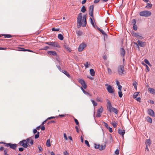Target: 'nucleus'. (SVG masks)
Instances as JSON below:
<instances>
[{
  "mask_svg": "<svg viewBox=\"0 0 155 155\" xmlns=\"http://www.w3.org/2000/svg\"><path fill=\"white\" fill-rule=\"evenodd\" d=\"M87 15H84L82 17V13H80L78 14L77 19V27L80 28L81 26L84 27L87 24L86 18Z\"/></svg>",
  "mask_w": 155,
  "mask_h": 155,
  "instance_id": "obj_1",
  "label": "nucleus"
},
{
  "mask_svg": "<svg viewBox=\"0 0 155 155\" xmlns=\"http://www.w3.org/2000/svg\"><path fill=\"white\" fill-rule=\"evenodd\" d=\"M48 54L51 55L56 56L57 55V53L55 51H49L48 52Z\"/></svg>",
  "mask_w": 155,
  "mask_h": 155,
  "instance_id": "obj_13",
  "label": "nucleus"
},
{
  "mask_svg": "<svg viewBox=\"0 0 155 155\" xmlns=\"http://www.w3.org/2000/svg\"><path fill=\"white\" fill-rule=\"evenodd\" d=\"M106 147V145H100L99 146V150H104L105 149Z\"/></svg>",
  "mask_w": 155,
  "mask_h": 155,
  "instance_id": "obj_20",
  "label": "nucleus"
},
{
  "mask_svg": "<svg viewBox=\"0 0 155 155\" xmlns=\"http://www.w3.org/2000/svg\"><path fill=\"white\" fill-rule=\"evenodd\" d=\"M52 43H53V42H45V44L51 46H52Z\"/></svg>",
  "mask_w": 155,
  "mask_h": 155,
  "instance_id": "obj_43",
  "label": "nucleus"
},
{
  "mask_svg": "<svg viewBox=\"0 0 155 155\" xmlns=\"http://www.w3.org/2000/svg\"><path fill=\"white\" fill-rule=\"evenodd\" d=\"M136 38H137V39L142 40L143 39V37L142 36H140L139 35L136 37Z\"/></svg>",
  "mask_w": 155,
  "mask_h": 155,
  "instance_id": "obj_38",
  "label": "nucleus"
},
{
  "mask_svg": "<svg viewBox=\"0 0 155 155\" xmlns=\"http://www.w3.org/2000/svg\"><path fill=\"white\" fill-rule=\"evenodd\" d=\"M64 47L69 51H71L70 48L68 46L64 45Z\"/></svg>",
  "mask_w": 155,
  "mask_h": 155,
  "instance_id": "obj_57",
  "label": "nucleus"
},
{
  "mask_svg": "<svg viewBox=\"0 0 155 155\" xmlns=\"http://www.w3.org/2000/svg\"><path fill=\"white\" fill-rule=\"evenodd\" d=\"M91 101L92 102L94 106H95L97 105V103L94 100H91Z\"/></svg>",
  "mask_w": 155,
  "mask_h": 155,
  "instance_id": "obj_37",
  "label": "nucleus"
},
{
  "mask_svg": "<svg viewBox=\"0 0 155 155\" xmlns=\"http://www.w3.org/2000/svg\"><path fill=\"white\" fill-rule=\"evenodd\" d=\"M147 113L150 116L153 117H155L154 112L151 109H148L147 110Z\"/></svg>",
  "mask_w": 155,
  "mask_h": 155,
  "instance_id": "obj_11",
  "label": "nucleus"
},
{
  "mask_svg": "<svg viewBox=\"0 0 155 155\" xmlns=\"http://www.w3.org/2000/svg\"><path fill=\"white\" fill-rule=\"evenodd\" d=\"M103 109L102 107L98 109L97 112L96 117H100L101 116V114L103 111Z\"/></svg>",
  "mask_w": 155,
  "mask_h": 155,
  "instance_id": "obj_8",
  "label": "nucleus"
},
{
  "mask_svg": "<svg viewBox=\"0 0 155 155\" xmlns=\"http://www.w3.org/2000/svg\"><path fill=\"white\" fill-rule=\"evenodd\" d=\"M104 125L105 127H106L107 129H108V127H108V124L104 122Z\"/></svg>",
  "mask_w": 155,
  "mask_h": 155,
  "instance_id": "obj_53",
  "label": "nucleus"
},
{
  "mask_svg": "<svg viewBox=\"0 0 155 155\" xmlns=\"http://www.w3.org/2000/svg\"><path fill=\"white\" fill-rule=\"evenodd\" d=\"M112 125L113 126V127L114 128H115L117 127V124L116 123H113L112 124Z\"/></svg>",
  "mask_w": 155,
  "mask_h": 155,
  "instance_id": "obj_59",
  "label": "nucleus"
},
{
  "mask_svg": "<svg viewBox=\"0 0 155 155\" xmlns=\"http://www.w3.org/2000/svg\"><path fill=\"white\" fill-rule=\"evenodd\" d=\"M107 101L108 104L107 108L109 112L111 113L113 112L116 114H117L118 113V111L117 109L112 107L110 101L108 99L107 100Z\"/></svg>",
  "mask_w": 155,
  "mask_h": 155,
  "instance_id": "obj_2",
  "label": "nucleus"
},
{
  "mask_svg": "<svg viewBox=\"0 0 155 155\" xmlns=\"http://www.w3.org/2000/svg\"><path fill=\"white\" fill-rule=\"evenodd\" d=\"M137 83L136 81H135L133 82V85L135 89H137Z\"/></svg>",
  "mask_w": 155,
  "mask_h": 155,
  "instance_id": "obj_36",
  "label": "nucleus"
},
{
  "mask_svg": "<svg viewBox=\"0 0 155 155\" xmlns=\"http://www.w3.org/2000/svg\"><path fill=\"white\" fill-rule=\"evenodd\" d=\"M124 66V65H120L117 68V71L118 74L120 75H122L124 74V72H125Z\"/></svg>",
  "mask_w": 155,
  "mask_h": 155,
  "instance_id": "obj_4",
  "label": "nucleus"
},
{
  "mask_svg": "<svg viewBox=\"0 0 155 155\" xmlns=\"http://www.w3.org/2000/svg\"><path fill=\"white\" fill-rule=\"evenodd\" d=\"M132 36L136 38L138 35V34L137 33H136L135 32H133L132 34Z\"/></svg>",
  "mask_w": 155,
  "mask_h": 155,
  "instance_id": "obj_41",
  "label": "nucleus"
},
{
  "mask_svg": "<svg viewBox=\"0 0 155 155\" xmlns=\"http://www.w3.org/2000/svg\"><path fill=\"white\" fill-rule=\"evenodd\" d=\"M81 90L83 92L84 94L86 95H88L89 94L86 91L84 90L82 87H81Z\"/></svg>",
  "mask_w": 155,
  "mask_h": 155,
  "instance_id": "obj_40",
  "label": "nucleus"
},
{
  "mask_svg": "<svg viewBox=\"0 0 155 155\" xmlns=\"http://www.w3.org/2000/svg\"><path fill=\"white\" fill-rule=\"evenodd\" d=\"M84 65L86 68H88V65H90V64L88 63V62H86V63L84 64Z\"/></svg>",
  "mask_w": 155,
  "mask_h": 155,
  "instance_id": "obj_32",
  "label": "nucleus"
},
{
  "mask_svg": "<svg viewBox=\"0 0 155 155\" xmlns=\"http://www.w3.org/2000/svg\"><path fill=\"white\" fill-rule=\"evenodd\" d=\"M62 72H63L65 75H66L68 78H70V75L66 71L64 70L62 71Z\"/></svg>",
  "mask_w": 155,
  "mask_h": 155,
  "instance_id": "obj_21",
  "label": "nucleus"
},
{
  "mask_svg": "<svg viewBox=\"0 0 155 155\" xmlns=\"http://www.w3.org/2000/svg\"><path fill=\"white\" fill-rule=\"evenodd\" d=\"M64 155H68V153L67 151H65L64 153Z\"/></svg>",
  "mask_w": 155,
  "mask_h": 155,
  "instance_id": "obj_64",
  "label": "nucleus"
},
{
  "mask_svg": "<svg viewBox=\"0 0 155 155\" xmlns=\"http://www.w3.org/2000/svg\"><path fill=\"white\" fill-rule=\"evenodd\" d=\"M52 30L53 31H58L60 30V29L59 28H52Z\"/></svg>",
  "mask_w": 155,
  "mask_h": 155,
  "instance_id": "obj_46",
  "label": "nucleus"
},
{
  "mask_svg": "<svg viewBox=\"0 0 155 155\" xmlns=\"http://www.w3.org/2000/svg\"><path fill=\"white\" fill-rule=\"evenodd\" d=\"M120 52L121 56L122 57H124L125 54V50L123 48H122L120 49Z\"/></svg>",
  "mask_w": 155,
  "mask_h": 155,
  "instance_id": "obj_15",
  "label": "nucleus"
},
{
  "mask_svg": "<svg viewBox=\"0 0 155 155\" xmlns=\"http://www.w3.org/2000/svg\"><path fill=\"white\" fill-rule=\"evenodd\" d=\"M90 74L92 76H94L95 74V72L94 70L93 69H91L90 70Z\"/></svg>",
  "mask_w": 155,
  "mask_h": 155,
  "instance_id": "obj_24",
  "label": "nucleus"
},
{
  "mask_svg": "<svg viewBox=\"0 0 155 155\" xmlns=\"http://www.w3.org/2000/svg\"><path fill=\"white\" fill-rule=\"evenodd\" d=\"M100 32L102 33L103 35H105L106 36H107V35L105 33V32L103 30H101L100 31Z\"/></svg>",
  "mask_w": 155,
  "mask_h": 155,
  "instance_id": "obj_49",
  "label": "nucleus"
},
{
  "mask_svg": "<svg viewBox=\"0 0 155 155\" xmlns=\"http://www.w3.org/2000/svg\"><path fill=\"white\" fill-rule=\"evenodd\" d=\"M94 147L96 149H99V144H97L96 143H94Z\"/></svg>",
  "mask_w": 155,
  "mask_h": 155,
  "instance_id": "obj_34",
  "label": "nucleus"
},
{
  "mask_svg": "<svg viewBox=\"0 0 155 155\" xmlns=\"http://www.w3.org/2000/svg\"><path fill=\"white\" fill-rule=\"evenodd\" d=\"M46 146L48 147H50L51 146L50 140L49 139L48 140L46 143Z\"/></svg>",
  "mask_w": 155,
  "mask_h": 155,
  "instance_id": "obj_25",
  "label": "nucleus"
},
{
  "mask_svg": "<svg viewBox=\"0 0 155 155\" xmlns=\"http://www.w3.org/2000/svg\"><path fill=\"white\" fill-rule=\"evenodd\" d=\"M58 38L60 40H63L64 37L63 35L61 34H59L58 36Z\"/></svg>",
  "mask_w": 155,
  "mask_h": 155,
  "instance_id": "obj_23",
  "label": "nucleus"
},
{
  "mask_svg": "<svg viewBox=\"0 0 155 155\" xmlns=\"http://www.w3.org/2000/svg\"><path fill=\"white\" fill-rule=\"evenodd\" d=\"M144 62L147 64H148L150 66H151V64H150L148 60L147 59H145L144 60Z\"/></svg>",
  "mask_w": 155,
  "mask_h": 155,
  "instance_id": "obj_33",
  "label": "nucleus"
},
{
  "mask_svg": "<svg viewBox=\"0 0 155 155\" xmlns=\"http://www.w3.org/2000/svg\"><path fill=\"white\" fill-rule=\"evenodd\" d=\"M148 90L151 94H155V90L154 89L151 87H149Z\"/></svg>",
  "mask_w": 155,
  "mask_h": 155,
  "instance_id": "obj_17",
  "label": "nucleus"
},
{
  "mask_svg": "<svg viewBox=\"0 0 155 155\" xmlns=\"http://www.w3.org/2000/svg\"><path fill=\"white\" fill-rule=\"evenodd\" d=\"M79 82L82 85L84 84L85 82L82 79H78Z\"/></svg>",
  "mask_w": 155,
  "mask_h": 155,
  "instance_id": "obj_28",
  "label": "nucleus"
},
{
  "mask_svg": "<svg viewBox=\"0 0 155 155\" xmlns=\"http://www.w3.org/2000/svg\"><path fill=\"white\" fill-rule=\"evenodd\" d=\"M64 137L65 140H68V138L67 136V135L65 133L64 134Z\"/></svg>",
  "mask_w": 155,
  "mask_h": 155,
  "instance_id": "obj_58",
  "label": "nucleus"
},
{
  "mask_svg": "<svg viewBox=\"0 0 155 155\" xmlns=\"http://www.w3.org/2000/svg\"><path fill=\"white\" fill-rule=\"evenodd\" d=\"M146 143L148 144V145L150 146L151 143L150 140V139L146 140Z\"/></svg>",
  "mask_w": 155,
  "mask_h": 155,
  "instance_id": "obj_42",
  "label": "nucleus"
},
{
  "mask_svg": "<svg viewBox=\"0 0 155 155\" xmlns=\"http://www.w3.org/2000/svg\"><path fill=\"white\" fill-rule=\"evenodd\" d=\"M39 132H37V133L36 134H35V138L37 139L39 137Z\"/></svg>",
  "mask_w": 155,
  "mask_h": 155,
  "instance_id": "obj_44",
  "label": "nucleus"
},
{
  "mask_svg": "<svg viewBox=\"0 0 155 155\" xmlns=\"http://www.w3.org/2000/svg\"><path fill=\"white\" fill-rule=\"evenodd\" d=\"M9 149L8 148H5V149L4 152V155H9L7 153L8 151H9Z\"/></svg>",
  "mask_w": 155,
  "mask_h": 155,
  "instance_id": "obj_26",
  "label": "nucleus"
},
{
  "mask_svg": "<svg viewBox=\"0 0 155 155\" xmlns=\"http://www.w3.org/2000/svg\"><path fill=\"white\" fill-rule=\"evenodd\" d=\"M118 133L123 137L125 133V130H124L119 129L118 130Z\"/></svg>",
  "mask_w": 155,
  "mask_h": 155,
  "instance_id": "obj_14",
  "label": "nucleus"
},
{
  "mask_svg": "<svg viewBox=\"0 0 155 155\" xmlns=\"http://www.w3.org/2000/svg\"><path fill=\"white\" fill-rule=\"evenodd\" d=\"M85 143L86 144L87 146L89 147H90V145L89 144V142L87 140H85L84 141Z\"/></svg>",
  "mask_w": 155,
  "mask_h": 155,
  "instance_id": "obj_52",
  "label": "nucleus"
},
{
  "mask_svg": "<svg viewBox=\"0 0 155 155\" xmlns=\"http://www.w3.org/2000/svg\"><path fill=\"white\" fill-rule=\"evenodd\" d=\"M52 46L53 47H59V45L56 42H53Z\"/></svg>",
  "mask_w": 155,
  "mask_h": 155,
  "instance_id": "obj_18",
  "label": "nucleus"
},
{
  "mask_svg": "<svg viewBox=\"0 0 155 155\" xmlns=\"http://www.w3.org/2000/svg\"><path fill=\"white\" fill-rule=\"evenodd\" d=\"M57 68H58V69H59V70L61 72H62V71H61V68L58 65H57Z\"/></svg>",
  "mask_w": 155,
  "mask_h": 155,
  "instance_id": "obj_62",
  "label": "nucleus"
},
{
  "mask_svg": "<svg viewBox=\"0 0 155 155\" xmlns=\"http://www.w3.org/2000/svg\"><path fill=\"white\" fill-rule=\"evenodd\" d=\"M94 7L93 5H91L89 7V14L92 17H93V11Z\"/></svg>",
  "mask_w": 155,
  "mask_h": 155,
  "instance_id": "obj_7",
  "label": "nucleus"
},
{
  "mask_svg": "<svg viewBox=\"0 0 155 155\" xmlns=\"http://www.w3.org/2000/svg\"><path fill=\"white\" fill-rule=\"evenodd\" d=\"M4 144L5 146L7 147H9L13 150H15L17 146V145L15 143L12 144L11 143H4Z\"/></svg>",
  "mask_w": 155,
  "mask_h": 155,
  "instance_id": "obj_5",
  "label": "nucleus"
},
{
  "mask_svg": "<svg viewBox=\"0 0 155 155\" xmlns=\"http://www.w3.org/2000/svg\"><path fill=\"white\" fill-rule=\"evenodd\" d=\"M74 121L77 125H78L79 124V122L76 119L74 118Z\"/></svg>",
  "mask_w": 155,
  "mask_h": 155,
  "instance_id": "obj_54",
  "label": "nucleus"
},
{
  "mask_svg": "<svg viewBox=\"0 0 155 155\" xmlns=\"http://www.w3.org/2000/svg\"><path fill=\"white\" fill-rule=\"evenodd\" d=\"M86 46V45L84 43L81 44L78 48V51L79 52L82 51Z\"/></svg>",
  "mask_w": 155,
  "mask_h": 155,
  "instance_id": "obj_6",
  "label": "nucleus"
},
{
  "mask_svg": "<svg viewBox=\"0 0 155 155\" xmlns=\"http://www.w3.org/2000/svg\"><path fill=\"white\" fill-rule=\"evenodd\" d=\"M20 143L25 148H27L28 147L27 141L25 140L20 141Z\"/></svg>",
  "mask_w": 155,
  "mask_h": 155,
  "instance_id": "obj_10",
  "label": "nucleus"
},
{
  "mask_svg": "<svg viewBox=\"0 0 155 155\" xmlns=\"http://www.w3.org/2000/svg\"><path fill=\"white\" fill-rule=\"evenodd\" d=\"M50 48L48 46H46L45 47H44L42 49L44 50H47L49 48Z\"/></svg>",
  "mask_w": 155,
  "mask_h": 155,
  "instance_id": "obj_51",
  "label": "nucleus"
},
{
  "mask_svg": "<svg viewBox=\"0 0 155 155\" xmlns=\"http://www.w3.org/2000/svg\"><path fill=\"white\" fill-rule=\"evenodd\" d=\"M76 33L77 35L79 36L83 34V32L80 30L77 31Z\"/></svg>",
  "mask_w": 155,
  "mask_h": 155,
  "instance_id": "obj_22",
  "label": "nucleus"
},
{
  "mask_svg": "<svg viewBox=\"0 0 155 155\" xmlns=\"http://www.w3.org/2000/svg\"><path fill=\"white\" fill-rule=\"evenodd\" d=\"M81 11L82 12L84 13L86 11V8L84 6H83L81 9Z\"/></svg>",
  "mask_w": 155,
  "mask_h": 155,
  "instance_id": "obj_35",
  "label": "nucleus"
},
{
  "mask_svg": "<svg viewBox=\"0 0 155 155\" xmlns=\"http://www.w3.org/2000/svg\"><path fill=\"white\" fill-rule=\"evenodd\" d=\"M2 35L5 38H10L12 37L11 35L9 34H2Z\"/></svg>",
  "mask_w": 155,
  "mask_h": 155,
  "instance_id": "obj_19",
  "label": "nucleus"
},
{
  "mask_svg": "<svg viewBox=\"0 0 155 155\" xmlns=\"http://www.w3.org/2000/svg\"><path fill=\"white\" fill-rule=\"evenodd\" d=\"M136 20L135 19H133L132 21V24L134 25H136Z\"/></svg>",
  "mask_w": 155,
  "mask_h": 155,
  "instance_id": "obj_45",
  "label": "nucleus"
},
{
  "mask_svg": "<svg viewBox=\"0 0 155 155\" xmlns=\"http://www.w3.org/2000/svg\"><path fill=\"white\" fill-rule=\"evenodd\" d=\"M90 19L91 22V24L93 26L94 25V22H93L92 19L91 18H90Z\"/></svg>",
  "mask_w": 155,
  "mask_h": 155,
  "instance_id": "obj_56",
  "label": "nucleus"
},
{
  "mask_svg": "<svg viewBox=\"0 0 155 155\" xmlns=\"http://www.w3.org/2000/svg\"><path fill=\"white\" fill-rule=\"evenodd\" d=\"M137 43L138 45L142 47H144L146 45V43L145 42H143L140 40H138L137 41Z\"/></svg>",
  "mask_w": 155,
  "mask_h": 155,
  "instance_id": "obj_12",
  "label": "nucleus"
},
{
  "mask_svg": "<svg viewBox=\"0 0 155 155\" xmlns=\"http://www.w3.org/2000/svg\"><path fill=\"white\" fill-rule=\"evenodd\" d=\"M133 29L134 30L136 31L137 30V25H134L133 26Z\"/></svg>",
  "mask_w": 155,
  "mask_h": 155,
  "instance_id": "obj_48",
  "label": "nucleus"
},
{
  "mask_svg": "<svg viewBox=\"0 0 155 155\" xmlns=\"http://www.w3.org/2000/svg\"><path fill=\"white\" fill-rule=\"evenodd\" d=\"M108 129L109 130L110 132L111 133L112 132V129L111 127H109Z\"/></svg>",
  "mask_w": 155,
  "mask_h": 155,
  "instance_id": "obj_63",
  "label": "nucleus"
},
{
  "mask_svg": "<svg viewBox=\"0 0 155 155\" xmlns=\"http://www.w3.org/2000/svg\"><path fill=\"white\" fill-rule=\"evenodd\" d=\"M107 71L109 74H111L112 73V71L111 69L109 68H107Z\"/></svg>",
  "mask_w": 155,
  "mask_h": 155,
  "instance_id": "obj_47",
  "label": "nucleus"
},
{
  "mask_svg": "<svg viewBox=\"0 0 155 155\" xmlns=\"http://www.w3.org/2000/svg\"><path fill=\"white\" fill-rule=\"evenodd\" d=\"M20 49H21L20 50L22 51H28L30 52H32V51L31 50L28 49H25L24 48H20Z\"/></svg>",
  "mask_w": 155,
  "mask_h": 155,
  "instance_id": "obj_30",
  "label": "nucleus"
},
{
  "mask_svg": "<svg viewBox=\"0 0 155 155\" xmlns=\"http://www.w3.org/2000/svg\"><path fill=\"white\" fill-rule=\"evenodd\" d=\"M122 87L121 85L118 86V89L119 90V91H121Z\"/></svg>",
  "mask_w": 155,
  "mask_h": 155,
  "instance_id": "obj_61",
  "label": "nucleus"
},
{
  "mask_svg": "<svg viewBox=\"0 0 155 155\" xmlns=\"http://www.w3.org/2000/svg\"><path fill=\"white\" fill-rule=\"evenodd\" d=\"M118 95L120 97H121L123 96V94H122L121 91H119L118 92Z\"/></svg>",
  "mask_w": 155,
  "mask_h": 155,
  "instance_id": "obj_39",
  "label": "nucleus"
},
{
  "mask_svg": "<svg viewBox=\"0 0 155 155\" xmlns=\"http://www.w3.org/2000/svg\"><path fill=\"white\" fill-rule=\"evenodd\" d=\"M38 147L39 151H41L42 150V148L41 146H38Z\"/></svg>",
  "mask_w": 155,
  "mask_h": 155,
  "instance_id": "obj_60",
  "label": "nucleus"
},
{
  "mask_svg": "<svg viewBox=\"0 0 155 155\" xmlns=\"http://www.w3.org/2000/svg\"><path fill=\"white\" fill-rule=\"evenodd\" d=\"M27 142L30 143L31 145L33 144V141L31 137L27 139Z\"/></svg>",
  "mask_w": 155,
  "mask_h": 155,
  "instance_id": "obj_16",
  "label": "nucleus"
},
{
  "mask_svg": "<svg viewBox=\"0 0 155 155\" xmlns=\"http://www.w3.org/2000/svg\"><path fill=\"white\" fill-rule=\"evenodd\" d=\"M81 85L84 89H86L87 87V85L86 84L85 82L83 84H82Z\"/></svg>",
  "mask_w": 155,
  "mask_h": 155,
  "instance_id": "obj_50",
  "label": "nucleus"
},
{
  "mask_svg": "<svg viewBox=\"0 0 155 155\" xmlns=\"http://www.w3.org/2000/svg\"><path fill=\"white\" fill-rule=\"evenodd\" d=\"M138 94H139L138 92L134 93L133 95V98L134 99L136 98L138 96Z\"/></svg>",
  "mask_w": 155,
  "mask_h": 155,
  "instance_id": "obj_29",
  "label": "nucleus"
},
{
  "mask_svg": "<svg viewBox=\"0 0 155 155\" xmlns=\"http://www.w3.org/2000/svg\"><path fill=\"white\" fill-rule=\"evenodd\" d=\"M107 89L108 92L110 94H113L114 93V90L113 87L110 85H109L107 87Z\"/></svg>",
  "mask_w": 155,
  "mask_h": 155,
  "instance_id": "obj_9",
  "label": "nucleus"
},
{
  "mask_svg": "<svg viewBox=\"0 0 155 155\" xmlns=\"http://www.w3.org/2000/svg\"><path fill=\"white\" fill-rule=\"evenodd\" d=\"M115 153L117 155H118L119 154V152L118 149H117L115 151Z\"/></svg>",
  "mask_w": 155,
  "mask_h": 155,
  "instance_id": "obj_55",
  "label": "nucleus"
},
{
  "mask_svg": "<svg viewBox=\"0 0 155 155\" xmlns=\"http://www.w3.org/2000/svg\"><path fill=\"white\" fill-rule=\"evenodd\" d=\"M152 7V5L150 3H147L146 6V8H147L149 9L150 8Z\"/></svg>",
  "mask_w": 155,
  "mask_h": 155,
  "instance_id": "obj_27",
  "label": "nucleus"
},
{
  "mask_svg": "<svg viewBox=\"0 0 155 155\" xmlns=\"http://www.w3.org/2000/svg\"><path fill=\"white\" fill-rule=\"evenodd\" d=\"M147 121L148 122H149L150 123H152V119L151 118H150V117H147Z\"/></svg>",
  "mask_w": 155,
  "mask_h": 155,
  "instance_id": "obj_31",
  "label": "nucleus"
},
{
  "mask_svg": "<svg viewBox=\"0 0 155 155\" xmlns=\"http://www.w3.org/2000/svg\"><path fill=\"white\" fill-rule=\"evenodd\" d=\"M151 12L149 11L144 10L140 12L139 15L140 16L148 17L151 15Z\"/></svg>",
  "mask_w": 155,
  "mask_h": 155,
  "instance_id": "obj_3",
  "label": "nucleus"
}]
</instances>
